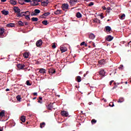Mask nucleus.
Segmentation results:
<instances>
[{"label":"nucleus","instance_id":"obj_5","mask_svg":"<svg viewBox=\"0 0 131 131\" xmlns=\"http://www.w3.org/2000/svg\"><path fill=\"white\" fill-rule=\"evenodd\" d=\"M13 10L15 12V13H16L17 14H19L21 12V9H20L18 7H14L13 8Z\"/></svg>","mask_w":131,"mask_h":131},{"label":"nucleus","instance_id":"obj_16","mask_svg":"<svg viewBox=\"0 0 131 131\" xmlns=\"http://www.w3.org/2000/svg\"><path fill=\"white\" fill-rule=\"evenodd\" d=\"M1 13H2L3 15H9V11L5 10L2 11Z\"/></svg>","mask_w":131,"mask_h":131},{"label":"nucleus","instance_id":"obj_42","mask_svg":"<svg viewBox=\"0 0 131 131\" xmlns=\"http://www.w3.org/2000/svg\"><path fill=\"white\" fill-rule=\"evenodd\" d=\"M26 84L27 85H31V84L30 83V82L29 81V80H27L26 81Z\"/></svg>","mask_w":131,"mask_h":131},{"label":"nucleus","instance_id":"obj_25","mask_svg":"<svg viewBox=\"0 0 131 131\" xmlns=\"http://www.w3.org/2000/svg\"><path fill=\"white\" fill-rule=\"evenodd\" d=\"M31 20L33 22H37L38 21V18L37 17H32Z\"/></svg>","mask_w":131,"mask_h":131},{"label":"nucleus","instance_id":"obj_35","mask_svg":"<svg viewBox=\"0 0 131 131\" xmlns=\"http://www.w3.org/2000/svg\"><path fill=\"white\" fill-rule=\"evenodd\" d=\"M34 12L35 14H36V15H37V14H39V13H40V10L38 9H35Z\"/></svg>","mask_w":131,"mask_h":131},{"label":"nucleus","instance_id":"obj_37","mask_svg":"<svg viewBox=\"0 0 131 131\" xmlns=\"http://www.w3.org/2000/svg\"><path fill=\"white\" fill-rule=\"evenodd\" d=\"M49 15H51V13L50 12H46L42 14V16H45V17H47V16H49Z\"/></svg>","mask_w":131,"mask_h":131},{"label":"nucleus","instance_id":"obj_1","mask_svg":"<svg viewBox=\"0 0 131 131\" xmlns=\"http://www.w3.org/2000/svg\"><path fill=\"white\" fill-rule=\"evenodd\" d=\"M17 67V70H24V68H25V64H21V63H17L16 64Z\"/></svg>","mask_w":131,"mask_h":131},{"label":"nucleus","instance_id":"obj_12","mask_svg":"<svg viewBox=\"0 0 131 131\" xmlns=\"http://www.w3.org/2000/svg\"><path fill=\"white\" fill-rule=\"evenodd\" d=\"M60 51L62 53H65L67 51V48L66 47H60Z\"/></svg>","mask_w":131,"mask_h":131},{"label":"nucleus","instance_id":"obj_21","mask_svg":"<svg viewBox=\"0 0 131 131\" xmlns=\"http://www.w3.org/2000/svg\"><path fill=\"white\" fill-rule=\"evenodd\" d=\"M76 80L78 82H80V81H81V77L78 76H77L76 78Z\"/></svg>","mask_w":131,"mask_h":131},{"label":"nucleus","instance_id":"obj_29","mask_svg":"<svg viewBox=\"0 0 131 131\" xmlns=\"http://www.w3.org/2000/svg\"><path fill=\"white\" fill-rule=\"evenodd\" d=\"M124 101V99L122 97H120L118 100V103H122Z\"/></svg>","mask_w":131,"mask_h":131},{"label":"nucleus","instance_id":"obj_22","mask_svg":"<svg viewBox=\"0 0 131 131\" xmlns=\"http://www.w3.org/2000/svg\"><path fill=\"white\" fill-rule=\"evenodd\" d=\"M23 14H24V12H19L16 14L17 17H23Z\"/></svg>","mask_w":131,"mask_h":131},{"label":"nucleus","instance_id":"obj_57","mask_svg":"<svg viewBox=\"0 0 131 131\" xmlns=\"http://www.w3.org/2000/svg\"><path fill=\"white\" fill-rule=\"evenodd\" d=\"M33 95H34V96H37V93L35 92V93H33Z\"/></svg>","mask_w":131,"mask_h":131},{"label":"nucleus","instance_id":"obj_63","mask_svg":"<svg viewBox=\"0 0 131 131\" xmlns=\"http://www.w3.org/2000/svg\"><path fill=\"white\" fill-rule=\"evenodd\" d=\"M36 99V97H34L33 98V100H35Z\"/></svg>","mask_w":131,"mask_h":131},{"label":"nucleus","instance_id":"obj_11","mask_svg":"<svg viewBox=\"0 0 131 131\" xmlns=\"http://www.w3.org/2000/svg\"><path fill=\"white\" fill-rule=\"evenodd\" d=\"M99 64L100 65H105L106 62H105V59H101L98 61Z\"/></svg>","mask_w":131,"mask_h":131},{"label":"nucleus","instance_id":"obj_48","mask_svg":"<svg viewBox=\"0 0 131 131\" xmlns=\"http://www.w3.org/2000/svg\"><path fill=\"white\" fill-rule=\"evenodd\" d=\"M24 24H25V25H26V26H28V25H29V23H28V22L27 21H25Z\"/></svg>","mask_w":131,"mask_h":131},{"label":"nucleus","instance_id":"obj_33","mask_svg":"<svg viewBox=\"0 0 131 131\" xmlns=\"http://www.w3.org/2000/svg\"><path fill=\"white\" fill-rule=\"evenodd\" d=\"M18 24L19 26H24V23L21 20L18 21Z\"/></svg>","mask_w":131,"mask_h":131},{"label":"nucleus","instance_id":"obj_15","mask_svg":"<svg viewBox=\"0 0 131 131\" xmlns=\"http://www.w3.org/2000/svg\"><path fill=\"white\" fill-rule=\"evenodd\" d=\"M62 13V10H57L54 12L55 15H60Z\"/></svg>","mask_w":131,"mask_h":131},{"label":"nucleus","instance_id":"obj_52","mask_svg":"<svg viewBox=\"0 0 131 131\" xmlns=\"http://www.w3.org/2000/svg\"><path fill=\"white\" fill-rule=\"evenodd\" d=\"M38 103H40V104H42V101H41V100H38Z\"/></svg>","mask_w":131,"mask_h":131},{"label":"nucleus","instance_id":"obj_61","mask_svg":"<svg viewBox=\"0 0 131 131\" xmlns=\"http://www.w3.org/2000/svg\"><path fill=\"white\" fill-rule=\"evenodd\" d=\"M93 46L94 48H96V45H95V43H93Z\"/></svg>","mask_w":131,"mask_h":131},{"label":"nucleus","instance_id":"obj_17","mask_svg":"<svg viewBox=\"0 0 131 131\" xmlns=\"http://www.w3.org/2000/svg\"><path fill=\"white\" fill-rule=\"evenodd\" d=\"M99 75L101 76H105V71L104 70H102L99 72Z\"/></svg>","mask_w":131,"mask_h":131},{"label":"nucleus","instance_id":"obj_10","mask_svg":"<svg viewBox=\"0 0 131 131\" xmlns=\"http://www.w3.org/2000/svg\"><path fill=\"white\" fill-rule=\"evenodd\" d=\"M104 31H106L107 32H110L111 31V27L108 26H106L104 28Z\"/></svg>","mask_w":131,"mask_h":131},{"label":"nucleus","instance_id":"obj_28","mask_svg":"<svg viewBox=\"0 0 131 131\" xmlns=\"http://www.w3.org/2000/svg\"><path fill=\"white\" fill-rule=\"evenodd\" d=\"M119 17L120 19H121V20H123V19H124V18H125V14H122L121 16L119 15Z\"/></svg>","mask_w":131,"mask_h":131},{"label":"nucleus","instance_id":"obj_4","mask_svg":"<svg viewBox=\"0 0 131 131\" xmlns=\"http://www.w3.org/2000/svg\"><path fill=\"white\" fill-rule=\"evenodd\" d=\"M60 114L62 116H64V117H68V116L69 115V114H68V112L65 111H62L60 113Z\"/></svg>","mask_w":131,"mask_h":131},{"label":"nucleus","instance_id":"obj_23","mask_svg":"<svg viewBox=\"0 0 131 131\" xmlns=\"http://www.w3.org/2000/svg\"><path fill=\"white\" fill-rule=\"evenodd\" d=\"M15 24L10 23L7 25V27H14Z\"/></svg>","mask_w":131,"mask_h":131},{"label":"nucleus","instance_id":"obj_8","mask_svg":"<svg viewBox=\"0 0 131 131\" xmlns=\"http://www.w3.org/2000/svg\"><path fill=\"white\" fill-rule=\"evenodd\" d=\"M54 103H50L48 105H46V107L48 110H52V108H53V105Z\"/></svg>","mask_w":131,"mask_h":131},{"label":"nucleus","instance_id":"obj_46","mask_svg":"<svg viewBox=\"0 0 131 131\" xmlns=\"http://www.w3.org/2000/svg\"><path fill=\"white\" fill-rule=\"evenodd\" d=\"M53 49H56V43H54L52 45Z\"/></svg>","mask_w":131,"mask_h":131},{"label":"nucleus","instance_id":"obj_58","mask_svg":"<svg viewBox=\"0 0 131 131\" xmlns=\"http://www.w3.org/2000/svg\"><path fill=\"white\" fill-rule=\"evenodd\" d=\"M103 10H106L107 8H106L104 6L102 7Z\"/></svg>","mask_w":131,"mask_h":131},{"label":"nucleus","instance_id":"obj_47","mask_svg":"<svg viewBox=\"0 0 131 131\" xmlns=\"http://www.w3.org/2000/svg\"><path fill=\"white\" fill-rule=\"evenodd\" d=\"M31 16H36V14L35 12H32Z\"/></svg>","mask_w":131,"mask_h":131},{"label":"nucleus","instance_id":"obj_14","mask_svg":"<svg viewBox=\"0 0 131 131\" xmlns=\"http://www.w3.org/2000/svg\"><path fill=\"white\" fill-rule=\"evenodd\" d=\"M46 69H43V68H41L40 69L39 72L40 73H42V74H45V73H46Z\"/></svg>","mask_w":131,"mask_h":131},{"label":"nucleus","instance_id":"obj_6","mask_svg":"<svg viewBox=\"0 0 131 131\" xmlns=\"http://www.w3.org/2000/svg\"><path fill=\"white\" fill-rule=\"evenodd\" d=\"M48 72L50 75H52L54 73H56V70L55 69L51 68L49 69Z\"/></svg>","mask_w":131,"mask_h":131},{"label":"nucleus","instance_id":"obj_20","mask_svg":"<svg viewBox=\"0 0 131 131\" xmlns=\"http://www.w3.org/2000/svg\"><path fill=\"white\" fill-rule=\"evenodd\" d=\"M75 3H77V1H75V0H70V5H75Z\"/></svg>","mask_w":131,"mask_h":131},{"label":"nucleus","instance_id":"obj_62","mask_svg":"<svg viewBox=\"0 0 131 131\" xmlns=\"http://www.w3.org/2000/svg\"><path fill=\"white\" fill-rule=\"evenodd\" d=\"M84 46L85 47H88V44H86V43H85V44H84Z\"/></svg>","mask_w":131,"mask_h":131},{"label":"nucleus","instance_id":"obj_32","mask_svg":"<svg viewBox=\"0 0 131 131\" xmlns=\"http://www.w3.org/2000/svg\"><path fill=\"white\" fill-rule=\"evenodd\" d=\"M81 17H82L81 13H80V12H77L76 14V17L81 18Z\"/></svg>","mask_w":131,"mask_h":131},{"label":"nucleus","instance_id":"obj_2","mask_svg":"<svg viewBox=\"0 0 131 131\" xmlns=\"http://www.w3.org/2000/svg\"><path fill=\"white\" fill-rule=\"evenodd\" d=\"M49 0H41V5L43 7H47L49 4Z\"/></svg>","mask_w":131,"mask_h":131},{"label":"nucleus","instance_id":"obj_38","mask_svg":"<svg viewBox=\"0 0 131 131\" xmlns=\"http://www.w3.org/2000/svg\"><path fill=\"white\" fill-rule=\"evenodd\" d=\"M97 123V120H96L95 119H93L91 120V123L92 124H95V123Z\"/></svg>","mask_w":131,"mask_h":131},{"label":"nucleus","instance_id":"obj_19","mask_svg":"<svg viewBox=\"0 0 131 131\" xmlns=\"http://www.w3.org/2000/svg\"><path fill=\"white\" fill-rule=\"evenodd\" d=\"M10 3L11 5H13V6L17 5V2H16V1L14 0H10Z\"/></svg>","mask_w":131,"mask_h":131},{"label":"nucleus","instance_id":"obj_51","mask_svg":"<svg viewBox=\"0 0 131 131\" xmlns=\"http://www.w3.org/2000/svg\"><path fill=\"white\" fill-rule=\"evenodd\" d=\"M114 80H112L110 82V85H112V83L114 82Z\"/></svg>","mask_w":131,"mask_h":131},{"label":"nucleus","instance_id":"obj_36","mask_svg":"<svg viewBox=\"0 0 131 131\" xmlns=\"http://www.w3.org/2000/svg\"><path fill=\"white\" fill-rule=\"evenodd\" d=\"M94 22H95L96 23H99L100 24L101 23V20H100L98 18H96L94 19Z\"/></svg>","mask_w":131,"mask_h":131},{"label":"nucleus","instance_id":"obj_3","mask_svg":"<svg viewBox=\"0 0 131 131\" xmlns=\"http://www.w3.org/2000/svg\"><path fill=\"white\" fill-rule=\"evenodd\" d=\"M69 8V5H68V4H63L61 6V8L62 9L63 11H67Z\"/></svg>","mask_w":131,"mask_h":131},{"label":"nucleus","instance_id":"obj_31","mask_svg":"<svg viewBox=\"0 0 131 131\" xmlns=\"http://www.w3.org/2000/svg\"><path fill=\"white\" fill-rule=\"evenodd\" d=\"M4 116H5V111H2L1 113H0V117H4Z\"/></svg>","mask_w":131,"mask_h":131},{"label":"nucleus","instance_id":"obj_53","mask_svg":"<svg viewBox=\"0 0 131 131\" xmlns=\"http://www.w3.org/2000/svg\"><path fill=\"white\" fill-rule=\"evenodd\" d=\"M100 16L101 19H103V18H104V16L103 15L101 14Z\"/></svg>","mask_w":131,"mask_h":131},{"label":"nucleus","instance_id":"obj_7","mask_svg":"<svg viewBox=\"0 0 131 131\" xmlns=\"http://www.w3.org/2000/svg\"><path fill=\"white\" fill-rule=\"evenodd\" d=\"M42 39H40L36 41V46L37 47H41V46H42Z\"/></svg>","mask_w":131,"mask_h":131},{"label":"nucleus","instance_id":"obj_34","mask_svg":"<svg viewBox=\"0 0 131 131\" xmlns=\"http://www.w3.org/2000/svg\"><path fill=\"white\" fill-rule=\"evenodd\" d=\"M45 125H46V123L42 122L40 124V127L42 128V127H45Z\"/></svg>","mask_w":131,"mask_h":131},{"label":"nucleus","instance_id":"obj_26","mask_svg":"<svg viewBox=\"0 0 131 131\" xmlns=\"http://www.w3.org/2000/svg\"><path fill=\"white\" fill-rule=\"evenodd\" d=\"M20 120L22 121V122H25V121L26 120V118L24 116H22L20 118Z\"/></svg>","mask_w":131,"mask_h":131},{"label":"nucleus","instance_id":"obj_54","mask_svg":"<svg viewBox=\"0 0 131 131\" xmlns=\"http://www.w3.org/2000/svg\"><path fill=\"white\" fill-rule=\"evenodd\" d=\"M117 88V85H115L113 88L112 90H114V89H116Z\"/></svg>","mask_w":131,"mask_h":131},{"label":"nucleus","instance_id":"obj_18","mask_svg":"<svg viewBox=\"0 0 131 131\" xmlns=\"http://www.w3.org/2000/svg\"><path fill=\"white\" fill-rule=\"evenodd\" d=\"M95 37H96V36H95V35L93 33L89 35V38H90V39H94Z\"/></svg>","mask_w":131,"mask_h":131},{"label":"nucleus","instance_id":"obj_30","mask_svg":"<svg viewBox=\"0 0 131 131\" xmlns=\"http://www.w3.org/2000/svg\"><path fill=\"white\" fill-rule=\"evenodd\" d=\"M16 99L17 100V101H18V102H21V99H22V98H21V95H17L16 96Z\"/></svg>","mask_w":131,"mask_h":131},{"label":"nucleus","instance_id":"obj_9","mask_svg":"<svg viewBox=\"0 0 131 131\" xmlns=\"http://www.w3.org/2000/svg\"><path fill=\"white\" fill-rule=\"evenodd\" d=\"M113 38H114L113 36L110 35L106 36V39L107 41H111V40H112Z\"/></svg>","mask_w":131,"mask_h":131},{"label":"nucleus","instance_id":"obj_24","mask_svg":"<svg viewBox=\"0 0 131 131\" xmlns=\"http://www.w3.org/2000/svg\"><path fill=\"white\" fill-rule=\"evenodd\" d=\"M24 58H25L26 59H28V57H29V54H28V53L26 52L23 55Z\"/></svg>","mask_w":131,"mask_h":131},{"label":"nucleus","instance_id":"obj_49","mask_svg":"<svg viewBox=\"0 0 131 131\" xmlns=\"http://www.w3.org/2000/svg\"><path fill=\"white\" fill-rule=\"evenodd\" d=\"M24 2H25V3H31V0H24Z\"/></svg>","mask_w":131,"mask_h":131},{"label":"nucleus","instance_id":"obj_40","mask_svg":"<svg viewBox=\"0 0 131 131\" xmlns=\"http://www.w3.org/2000/svg\"><path fill=\"white\" fill-rule=\"evenodd\" d=\"M42 24H43V25H47V24H48V20H43L42 21Z\"/></svg>","mask_w":131,"mask_h":131},{"label":"nucleus","instance_id":"obj_41","mask_svg":"<svg viewBox=\"0 0 131 131\" xmlns=\"http://www.w3.org/2000/svg\"><path fill=\"white\" fill-rule=\"evenodd\" d=\"M35 2L36 3H41V0H33L34 4H35Z\"/></svg>","mask_w":131,"mask_h":131},{"label":"nucleus","instance_id":"obj_13","mask_svg":"<svg viewBox=\"0 0 131 131\" xmlns=\"http://www.w3.org/2000/svg\"><path fill=\"white\" fill-rule=\"evenodd\" d=\"M23 16H30V12L28 11H26V12H24V14H23Z\"/></svg>","mask_w":131,"mask_h":131},{"label":"nucleus","instance_id":"obj_56","mask_svg":"<svg viewBox=\"0 0 131 131\" xmlns=\"http://www.w3.org/2000/svg\"><path fill=\"white\" fill-rule=\"evenodd\" d=\"M5 2H7V0H1L2 3H5Z\"/></svg>","mask_w":131,"mask_h":131},{"label":"nucleus","instance_id":"obj_43","mask_svg":"<svg viewBox=\"0 0 131 131\" xmlns=\"http://www.w3.org/2000/svg\"><path fill=\"white\" fill-rule=\"evenodd\" d=\"M92 6H94V3L93 2H90L89 4V7H92Z\"/></svg>","mask_w":131,"mask_h":131},{"label":"nucleus","instance_id":"obj_44","mask_svg":"<svg viewBox=\"0 0 131 131\" xmlns=\"http://www.w3.org/2000/svg\"><path fill=\"white\" fill-rule=\"evenodd\" d=\"M119 69H120L121 70H123V65H120L119 67Z\"/></svg>","mask_w":131,"mask_h":131},{"label":"nucleus","instance_id":"obj_55","mask_svg":"<svg viewBox=\"0 0 131 131\" xmlns=\"http://www.w3.org/2000/svg\"><path fill=\"white\" fill-rule=\"evenodd\" d=\"M39 99L40 101H42V97H39Z\"/></svg>","mask_w":131,"mask_h":131},{"label":"nucleus","instance_id":"obj_50","mask_svg":"<svg viewBox=\"0 0 131 131\" xmlns=\"http://www.w3.org/2000/svg\"><path fill=\"white\" fill-rule=\"evenodd\" d=\"M85 43V42L83 41L80 43V46H84Z\"/></svg>","mask_w":131,"mask_h":131},{"label":"nucleus","instance_id":"obj_39","mask_svg":"<svg viewBox=\"0 0 131 131\" xmlns=\"http://www.w3.org/2000/svg\"><path fill=\"white\" fill-rule=\"evenodd\" d=\"M30 15H26L25 17V19H26V20H27L28 21H30Z\"/></svg>","mask_w":131,"mask_h":131},{"label":"nucleus","instance_id":"obj_59","mask_svg":"<svg viewBox=\"0 0 131 131\" xmlns=\"http://www.w3.org/2000/svg\"><path fill=\"white\" fill-rule=\"evenodd\" d=\"M6 92H10V89H6Z\"/></svg>","mask_w":131,"mask_h":131},{"label":"nucleus","instance_id":"obj_64","mask_svg":"<svg viewBox=\"0 0 131 131\" xmlns=\"http://www.w3.org/2000/svg\"><path fill=\"white\" fill-rule=\"evenodd\" d=\"M104 102L105 103H106V102H107V100H106V99H105V100H104Z\"/></svg>","mask_w":131,"mask_h":131},{"label":"nucleus","instance_id":"obj_60","mask_svg":"<svg viewBox=\"0 0 131 131\" xmlns=\"http://www.w3.org/2000/svg\"><path fill=\"white\" fill-rule=\"evenodd\" d=\"M87 74H88V72H87V73L86 74H84L83 77H85V76H86Z\"/></svg>","mask_w":131,"mask_h":131},{"label":"nucleus","instance_id":"obj_45","mask_svg":"<svg viewBox=\"0 0 131 131\" xmlns=\"http://www.w3.org/2000/svg\"><path fill=\"white\" fill-rule=\"evenodd\" d=\"M110 10H111V8H110V7H107V8L106 11H107L108 13H110Z\"/></svg>","mask_w":131,"mask_h":131},{"label":"nucleus","instance_id":"obj_27","mask_svg":"<svg viewBox=\"0 0 131 131\" xmlns=\"http://www.w3.org/2000/svg\"><path fill=\"white\" fill-rule=\"evenodd\" d=\"M5 32V29L0 28V35H3Z\"/></svg>","mask_w":131,"mask_h":131}]
</instances>
